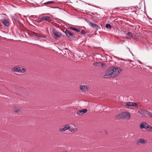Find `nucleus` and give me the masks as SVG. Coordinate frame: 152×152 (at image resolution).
<instances>
[{
    "mask_svg": "<svg viewBox=\"0 0 152 152\" xmlns=\"http://www.w3.org/2000/svg\"><path fill=\"white\" fill-rule=\"evenodd\" d=\"M68 125H65L63 128H60L59 130L61 132H64L68 129Z\"/></svg>",
    "mask_w": 152,
    "mask_h": 152,
    "instance_id": "15",
    "label": "nucleus"
},
{
    "mask_svg": "<svg viewBox=\"0 0 152 152\" xmlns=\"http://www.w3.org/2000/svg\"><path fill=\"white\" fill-rule=\"evenodd\" d=\"M147 110L143 109H141L137 112L139 115L144 117H147Z\"/></svg>",
    "mask_w": 152,
    "mask_h": 152,
    "instance_id": "4",
    "label": "nucleus"
},
{
    "mask_svg": "<svg viewBox=\"0 0 152 152\" xmlns=\"http://www.w3.org/2000/svg\"><path fill=\"white\" fill-rule=\"evenodd\" d=\"M80 89L83 92H86L88 89L87 86L84 85H81L80 86Z\"/></svg>",
    "mask_w": 152,
    "mask_h": 152,
    "instance_id": "12",
    "label": "nucleus"
},
{
    "mask_svg": "<svg viewBox=\"0 0 152 152\" xmlns=\"http://www.w3.org/2000/svg\"><path fill=\"white\" fill-rule=\"evenodd\" d=\"M19 69V73H24L26 71V70L25 69L20 66Z\"/></svg>",
    "mask_w": 152,
    "mask_h": 152,
    "instance_id": "19",
    "label": "nucleus"
},
{
    "mask_svg": "<svg viewBox=\"0 0 152 152\" xmlns=\"http://www.w3.org/2000/svg\"><path fill=\"white\" fill-rule=\"evenodd\" d=\"M147 125V123L146 122H142L140 125V127L141 129H145Z\"/></svg>",
    "mask_w": 152,
    "mask_h": 152,
    "instance_id": "13",
    "label": "nucleus"
},
{
    "mask_svg": "<svg viewBox=\"0 0 152 152\" xmlns=\"http://www.w3.org/2000/svg\"><path fill=\"white\" fill-rule=\"evenodd\" d=\"M105 27L106 28L109 29H110L111 28V26L109 24H106L105 25Z\"/></svg>",
    "mask_w": 152,
    "mask_h": 152,
    "instance_id": "26",
    "label": "nucleus"
},
{
    "mask_svg": "<svg viewBox=\"0 0 152 152\" xmlns=\"http://www.w3.org/2000/svg\"><path fill=\"white\" fill-rule=\"evenodd\" d=\"M147 117L148 116L149 118H152V113L147 111Z\"/></svg>",
    "mask_w": 152,
    "mask_h": 152,
    "instance_id": "25",
    "label": "nucleus"
},
{
    "mask_svg": "<svg viewBox=\"0 0 152 152\" xmlns=\"http://www.w3.org/2000/svg\"><path fill=\"white\" fill-rule=\"evenodd\" d=\"M65 33L66 35L68 37H75L74 34H72L67 29H66L65 30Z\"/></svg>",
    "mask_w": 152,
    "mask_h": 152,
    "instance_id": "6",
    "label": "nucleus"
},
{
    "mask_svg": "<svg viewBox=\"0 0 152 152\" xmlns=\"http://www.w3.org/2000/svg\"><path fill=\"white\" fill-rule=\"evenodd\" d=\"M53 34L58 38H60L61 35V34L60 33L57 31L55 29H53Z\"/></svg>",
    "mask_w": 152,
    "mask_h": 152,
    "instance_id": "9",
    "label": "nucleus"
},
{
    "mask_svg": "<svg viewBox=\"0 0 152 152\" xmlns=\"http://www.w3.org/2000/svg\"><path fill=\"white\" fill-rule=\"evenodd\" d=\"M66 152V151H64V152Z\"/></svg>",
    "mask_w": 152,
    "mask_h": 152,
    "instance_id": "30",
    "label": "nucleus"
},
{
    "mask_svg": "<svg viewBox=\"0 0 152 152\" xmlns=\"http://www.w3.org/2000/svg\"><path fill=\"white\" fill-rule=\"evenodd\" d=\"M50 17L49 16H42V17L41 19H42L43 20H47L48 21H49L48 20L50 19Z\"/></svg>",
    "mask_w": 152,
    "mask_h": 152,
    "instance_id": "22",
    "label": "nucleus"
},
{
    "mask_svg": "<svg viewBox=\"0 0 152 152\" xmlns=\"http://www.w3.org/2000/svg\"><path fill=\"white\" fill-rule=\"evenodd\" d=\"M87 110L85 109L82 110H78L77 111V114L79 115H81L87 112Z\"/></svg>",
    "mask_w": 152,
    "mask_h": 152,
    "instance_id": "10",
    "label": "nucleus"
},
{
    "mask_svg": "<svg viewBox=\"0 0 152 152\" xmlns=\"http://www.w3.org/2000/svg\"><path fill=\"white\" fill-rule=\"evenodd\" d=\"M132 34L131 32H128L126 34V38L128 39H131L132 37Z\"/></svg>",
    "mask_w": 152,
    "mask_h": 152,
    "instance_id": "23",
    "label": "nucleus"
},
{
    "mask_svg": "<svg viewBox=\"0 0 152 152\" xmlns=\"http://www.w3.org/2000/svg\"><path fill=\"white\" fill-rule=\"evenodd\" d=\"M31 35L34 38L40 41L44 40L42 38L45 39L46 37V35L45 34L35 32L32 33Z\"/></svg>",
    "mask_w": 152,
    "mask_h": 152,
    "instance_id": "2",
    "label": "nucleus"
},
{
    "mask_svg": "<svg viewBox=\"0 0 152 152\" xmlns=\"http://www.w3.org/2000/svg\"><path fill=\"white\" fill-rule=\"evenodd\" d=\"M138 141L139 142L142 144H145L147 142V140L143 138H140Z\"/></svg>",
    "mask_w": 152,
    "mask_h": 152,
    "instance_id": "17",
    "label": "nucleus"
},
{
    "mask_svg": "<svg viewBox=\"0 0 152 152\" xmlns=\"http://www.w3.org/2000/svg\"><path fill=\"white\" fill-rule=\"evenodd\" d=\"M54 2L53 1H48V2H46L44 3V4H52Z\"/></svg>",
    "mask_w": 152,
    "mask_h": 152,
    "instance_id": "27",
    "label": "nucleus"
},
{
    "mask_svg": "<svg viewBox=\"0 0 152 152\" xmlns=\"http://www.w3.org/2000/svg\"><path fill=\"white\" fill-rule=\"evenodd\" d=\"M81 33L82 34H85L86 33L85 31L83 30L81 31Z\"/></svg>",
    "mask_w": 152,
    "mask_h": 152,
    "instance_id": "29",
    "label": "nucleus"
},
{
    "mask_svg": "<svg viewBox=\"0 0 152 152\" xmlns=\"http://www.w3.org/2000/svg\"><path fill=\"white\" fill-rule=\"evenodd\" d=\"M21 18V15L20 14L18 13L16 14L14 17L15 20L16 22H19V19Z\"/></svg>",
    "mask_w": 152,
    "mask_h": 152,
    "instance_id": "7",
    "label": "nucleus"
},
{
    "mask_svg": "<svg viewBox=\"0 0 152 152\" xmlns=\"http://www.w3.org/2000/svg\"><path fill=\"white\" fill-rule=\"evenodd\" d=\"M68 129L71 132H76L78 130L77 128H73L72 127L68 125Z\"/></svg>",
    "mask_w": 152,
    "mask_h": 152,
    "instance_id": "11",
    "label": "nucleus"
},
{
    "mask_svg": "<svg viewBox=\"0 0 152 152\" xmlns=\"http://www.w3.org/2000/svg\"><path fill=\"white\" fill-rule=\"evenodd\" d=\"M19 66H17L12 68L11 70L13 72H17L19 73Z\"/></svg>",
    "mask_w": 152,
    "mask_h": 152,
    "instance_id": "16",
    "label": "nucleus"
},
{
    "mask_svg": "<svg viewBox=\"0 0 152 152\" xmlns=\"http://www.w3.org/2000/svg\"><path fill=\"white\" fill-rule=\"evenodd\" d=\"M100 62H97L93 63V65L96 66L100 67Z\"/></svg>",
    "mask_w": 152,
    "mask_h": 152,
    "instance_id": "24",
    "label": "nucleus"
},
{
    "mask_svg": "<svg viewBox=\"0 0 152 152\" xmlns=\"http://www.w3.org/2000/svg\"><path fill=\"white\" fill-rule=\"evenodd\" d=\"M70 29L73 31H75L77 32H79L80 31V29L79 28H76L72 27H70L69 28Z\"/></svg>",
    "mask_w": 152,
    "mask_h": 152,
    "instance_id": "21",
    "label": "nucleus"
},
{
    "mask_svg": "<svg viewBox=\"0 0 152 152\" xmlns=\"http://www.w3.org/2000/svg\"><path fill=\"white\" fill-rule=\"evenodd\" d=\"M130 113L128 112H123L120 113L117 116V118L120 119L125 118L127 120H129L130 118Z\"/></svg>",
    "mask_w": 152,
    "mask_h": 152,
    "instance_id": "3",
    "label": "nucleus"
},
{
    "mask_svg": "<svg viewBox=\"0 0 152 152\" xmlns=\"http://www.w3.org/2000/svg\"><path fill=\"white\" fill-rule=\"evenodd\" d=\"M89 25L92 27L95 28L96 31L98 30L99 28H100V27L98 26L96 23H94L91 22H90L89 23Z\"/></svg>",
    "mask_w": 152,
    "mask_h": 152,
    "instance_id": "8",
    "label": "nucleus"
},
{
    "mask_svg": "<svg viewBox=\"0 0 152 152\" xmlns=\"http://www.w3.org/2000/svg\"><path fill=\"white\" fill-rule=\"evenodd\" d=\"M145 129L148 131H151L152 130V126H150L148 124H147V125Z\"/></svg>",
    "mask_w": 152,
    "mask_h": 152,
    "instance_id": "20",
    "label": "nucleus"
},
{
    "mask_svg": "<svg viewBox=\"0 0 152 152\" xmlns=\"http://www.w3.org/2000/svg\"><path fill=\"white\" fill-rule=\"evenodd\" d=\"M137 106V107L138 108V106H137V104L136 103L134 102H127L126 103V108H128L130 106Z\"/></svg>",
    "mask_w": 152,
    "mask_h": 152,
    "instance_id": "5",
    "label": "nucleus"
},
{
    "mask_svg": "<svg viewBox=\"0 0 152 152\" xmlns=\"http://www.w3.org/2000/svg\"><path fill=\"white\" fill-rule=\"evenodd\" d=\"M13 111L15 113H21L22 112L21 109L20 108L17 107H14Z\"/></svg>",
    "mask_w": 152,
    "mask_h": 152,
    "instance_id": "14",
    "label": "nucleus"
},
{
    "mask_svg": "<svg viewBox=\"0 0 152 152\" xmlns=\"http://www.w3.org/2000/svg\"><path fill=\"white\" fill-rule=\"evenodd\" d=\"M104 66H106L105 64L104 63L100 62V66L103 67Z\"/></svg>",
    "mask_w": 152,
    "mask_h": 152,
    "instance_id": "28",
    "label": "nucleus"
},
{
    "mask_svg": "<svg viewBox=\"0 0 152 152\" xmlns=\"http://www.w3.org/2000/svg\"><path fill=\"white\" fill-rule=\"evenodd\" d=\"M121 71V69L119 67H111L105 72L103 77L105 78L114 77L118 75Z\"/></svg>",
    "mask_w": 152,
    "mask_h": 152,
    "instance_id": "1",
    "label": "nucleus"
},
{
    "mask_svg": "<svg viewBox=\"0 0 152 152\" xmlns=\"http://www.w3.org/2000/svg\"><path fill=\"white\" fill-rule=\"evenodd\" d=\"M3 23L6 26H8L10 25V23L8 20L6 19H4L2 21Z\"/></svg>",
    "mask_w": 152,
    "mask_h": 152,
    "instance_id": "18",
    "label": "nucleus"
}]
</instances>
